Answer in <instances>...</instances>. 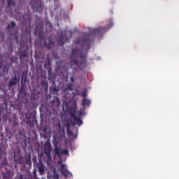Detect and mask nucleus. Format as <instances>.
Segmentation results:
<instances>
[{
	"instance_id": "f257e3e1",
	"label": "nucleus",
	"mask_w": 179,
	"mask_h": 179,
	"mask_svg": "<svg viewBox=\"0 0 179 179\" xmlns=\"http://www.w3.org/2000/svg\"><path fill=\"white\" fill-rule=\"evenodd\" d=\"M113 19L109 20V24L106 27L98 28L87 27L90 34L83 33L82 37L75 39L76 45H80L82 51L79 48H72L69 55L70 62L80 68V71L86 69L87 66V52L90 50L92 43H94L95 36H102L113 27Z\"/></svg>"
},
{
	"instance_id": "f03ea898",
	"label": "nucleus",
	"mask_w": 179,
	"mask_h": 179,
	"mask_svg": "<svg viewBox=\"0 0 179 179\" xmlns=\"http://www.w3.org/2000/svg\"><path fill=\"white\" fill-rule=\"evenodd\" d=\"M85 110H86L85 107L83 109H80L78 111V116H76L75 110L73 112H71L70 115L71 117H72L73 120H69L66 121L67 135L68 136L73 138V139H76L78 138V129H76V134H74L73 131L71 130V125H72V127H75V125L82 127V125H83V121H82V115H85Z\"/></svg>"
},
{
	"instance_id": "7ed1b4c3",
	"label": "nucleus",
	"mask_w": 179,
	"mask_h": 179,
	"mask_svg": "<svg viewBox=\"0 0 179 179\" xmlns=\"http://www.w3.org/2000/svg\"><path fill=\"white\" fill-rule=\"evenodd\" d=\"M35 36H38V38L43 43L45 48L51 50L54 47L55 42L51 38H48V43H47V38L44 36V26H43V23H39L36 26Z\"/></svg>"
},
{
	"instance_id": "20e7f679",
	"label": "nucleus",
	"mask_w": 179,
	"mask_h": 179,
	"mask_svg": "<svg viewBox=\"0 0 179 179\" xmlns=\"http://www.w3.org/2000/svg\"><path fill=\"white\" fill-rule=\"evenodd\" d=\"M12 52H13V50L11 49L10 53H4L3 55H5V58H6V59H4L3 62H0V69H1L3 73H9L10 66L13 65L15 61L17 60L16 57L13 55L10 56Z\"/></svg>"
},
{
	"instance_id": "39448f33",
	"label": "nucleus",
	"mask_w": 179,
	"mask_h": 179,
	"mask_svg": "<svg viewBox=\"0 0 179 179\" xmlns=\"http://www.w3.org/2000/svg\"><path fill=\"white\" fill-rule=\"evenodd\" d=\"M51 143L50 140H48L45 143L44 147V153L45 157L43 158L45 163H46L47 166H50L51 163H52V157L51 156Z\"/></svg>"
},
{
	"instance_id": "423d86ee",
	"label": "nucleus",
	"mask_w": 179,
	"mask_h": 179,
	"mask_svg": "<svg viewBox=\"0 0 179 179\" xmlns=\"http://www.w3.org/2000/svg\"><path fill=\"white\" fill-rule=\"evenodd\" d=\"M38 162H37V157H32V162H34V167H36L38 169V171L39 172V174L41 176H44L45 173V169L44 168V164H43V157H40L38 159Z\"/></svg>"
},
{
	"instance_id": "0eeeda50",
	"label": "nucleus",
	"mask_w": 179,
	"mask_h": 179,
	"mask_svg": "<svg viewBox=\"0 0 179 179\" xmlns=\"http://www.w3.org/2000/svg\"><path fill=\"white\" fill-rule=\"evenodd\" d=\"M20 49L18 50V55L20 59L22 61L23 58H26L29 54V46L24 41H20Z\"/></svg>"
},
{
	"instance_id": "6e6552de",
	"label": "nucleus",
	"mask_w": 179,
	"mask_h": 179,
	"mask_svg": "<svg viewBox=\"0 0 179 179\" xmlns=\"http://www.w3.org/2000/svg\"><path fill=\"white\" fill-rule=\"evenodd\" d=\"M24 116L27 118V125H29L31 128V127H34V124H37V117H36V114L27 113L24 114Z\"/></svg>"
},
{
	"instance_id": "1a4fd4ad",
	"label": "nucleus",
	"mask_w": 179,
	"mask_h": 179,
	"mask_svg": "<svg viewBox=\"0 0 179 179\" xmlns=\"http://www.w3.org/2000/svg\"><path fill=\"white\" fill-rule=\"evenodd\" d=\"M62 155H64V156H69V151L66 149L61 150V148H58V146H55V156H57L59 159H61Z\"/></svg>"
},
{
	"instance_id": "9d476101",
	"label": "nucleus",
	"mask_w": 179,
	"mask_h": 179,
	"mask_svg": "<svg viewBox=\"0 0 179 179\" xmlns=\"http://www.w3.org/2000/svg\"><path fill=\"white\" fill-rule=\"evenodd\" d=\"M30 5L34 11L36 10V12H38V10H41V9H43V6L38 0H31Z\"/></svg>"
},
{
	"instance_id": "9b49d317",
	"label": "nucleus",
	"mask_w": 179,
	"mask_h": 179,
	"mask_svg": "<svg viewBox=\"0 0 179 179\" xmlns=\"http://www.w3.org/2000/svg\"><path fill=\"white\" fill-rule=\"evenodd\" d=\"M21 22H22L23 24L27 26V24H30V20H31V15L30 12L24 13L22 15V17L20 18Z\"/></svg>"
},
{
	"instance_id": "f8f14e48",
	"label": "nucleus",
	"mask_w": 179,
	"mask_h": 179,
	"mask_svg": "<svg viewBox=\"0 0 179 179\" xmlns=\"http://www.w3.org/2000/svg\"><path fill=\"white\" fill-rule=\"evenodd\" d=\"M66 41H69V38L66 34H61L59 37L57 39V43L60 47L64 45Z\"/></svg>"
},
{
	"instance_id": "ddd939ff",
	"label": "nucleus",
	"mask_w": 179,
	"mask_h": 179,
	"mask_svg": "<svg viewBox=\"0 0 179 179\" xmlns=\"http://www.w3.org/2000/svg\"><path fill=\"white\" fill-rule=\"evenodd\" d=\"M45 68H46L48 73V79H50V75H51V73L52 72V69L51 68V58L50 56H46V61L44 64Z\"/></svg>"
},
{
	"instance_id": "4468645a",
	"label": "nucleus",
	"mask_w": 179,
	"mask_h": 179,
	"mask_svg": "<svg viewBox=\"0 0 179 179\" xmlns=\"http://www.w3.org/2000/svg\"><path fill=\"white\" fill-rule=\"evenodd\" d=\"M13 127L14 128V132H17L19 129V119L16 116V114L14 115L13 117Z\"/></svg>"
},
{
	"instance_id": "2eb2a0df",
	"label": "nucleus",
	"mask_w": 179,
	"mask_h": 179,
	"mask_svg": "<svg viewBox=\"0 0 179 179\" xmlns=\"http://www.w3.org/2000/svg\"><path fill=\"white\" fill-rule=\"evenodd\" d=\"M13 159L15 162V166H16V164H22L23 157L20 155V153H14Z\"/></svg>"
},
{
	"instance_id": "dca6fc26",
	"label": "nucleus",
	"mask_w": 179,
	"mask_h": 179,
	"mask_svg": "<svg viewBox=\"0 0 179 179\" xmlns=\"http://www.w3.org/2000/svg\"><path fill=\"white\" fill-rule=\"evenodd\" d=\"M18 82H19V78H17V76L15 75L14 77L12 78V79L9 81L8 84V87H9V89H10V87H13V86H16V83H17Z\"/></svg>"
},
{
	"instance_id": "f3484780",
	"label": "nucleus",
	"mask_w": 179,
	"mask_h": 179,
	"mask_svg": "<svg viewBox=\"0 0 179 179\" xmlns=\"http://www.w3.org/2000/svg\"><path fill=\"white\" fill-rule=\"evenodd\" d=\"M15 27H16V22H15V21H11L6 27V31L10 33L12 36V30H13Z\"/></svg>"
},
{
	"instance_id": "a211bd4d",
	"label": "nucleus",
	"mask_w": 179,
	"mask_h": 179,
	"mask_svg": "<svg viewBox=\"0 0 179 179\" xmlns=\"http://www.w3.org/2000/svg\"><path fill=\"white\" fill-rule=\"evenodd\" d=\"M26 96H27V93H26L24 90V87L22 86L21 89L18 91V96L23 99V97H26Z\"/></svg>"
},
{
	"instance_id": "6ab92c4d",
	"label": "nucleus",
	"mask_w": 179,
	"mask_h": 179,
	"mask_svg": "<svg viewBox=\"0 0 179 179\" xmlns=\"http://www.w3.org/2000/svg\"><path fill=\"white\" fill-rule=\"evenodd\" d=\"M62 92L63 93H66V92L70 91L71 92L72 90V84L69 83L66 85V87H62Z\"/></svg>"
},
{
	"instance_id": "aec40b11",
	"label": "nucleus",
	"mask_w": 179,
	"mask_h": 179,
	"mask_svg": "<svg viewBox=\"0 0 179 179\" xmlns=\"http://www.w3.org/2000/svg\"><path fill=\"white\" fill-rule=\"evenodd\" d=\"M92 102L90 101V99L83 98L82 105L83 107H90V103Z\"/></svg>"
},
{
	"instance_id": "412c9836",
	"label": "nucleus",
	"mask_w": 179,
	"mask_h": 179,
	"mask_svg": "<svg viewBox=\"0 0 179 179\" xmlns=\"http://www.w3.org/2000/svg\"><path fill=\"white\" fill-rule=\"evenodd\" d=\"M15 5H16V2L15 1V0L7 1V8H14Z\"/></svg>"
},
{
	"instance_id": "4be33fe9",
	"label": "nucleus",
	"mask_w": 179,
	"mask_h": 179,
	"mask_svg": "<svg viewBox=\"0 0 179 179\" xmlns=\"http://www.w3.org/2000/svg\"><path fill=\"white\" fill-rule=\"evenodd\" d=\"M41 85L43 86V87H44L45 90H48V82L45 80H42Z\"/></svg>"
},
{
	"instance_id": "5701e85b",
	"label": "nucleus",
	"mask_w": 179,
	"mask_h": 179,
	"mask_svg": "<svg viewBox=\"0 0 179 179\" xmlns=\"http://www.w3.org/2000/svg\"><path fill=\"white\" fill-rule=\"evenodd\" d=\"M6 134L7 135L8 138H12V132L8 128H6Z\"/></svg>"
},
{
	"instance_id": "b1692460",
	"label": "nucleus",
	"mask_w": 179,
	"mask_h": 179,
	"mask_svg": "<svg viewBox=\"0 0 179 179\" xmlns=\"http://www.w3.org/2000/svg\"><path fill=\"white\" fill-rule=\"evenodd\" d=\"M1 164H2L3 166H6L8 164V159L6 157H4L3 158V161L1 162Z\"/></svg>"
},
{
	"instance_id": "393cba45",
	"label": "nucleus",
	"mask_w": 179,
	"mask_h": 179,
	"mask_svg": "<svg viewBox=\"0 0 179 179\" xmlns=\"http://www.w3.org/2000/svg\"><path fill=\"white\" fill-rule=\"evenodd\" d=\"M16 34H17V31H15L14 32V36H15V39L16 41L17 44H19V36H17Z\"/></svg>"
},
{
	"instance_id": "a878e982",
	"label": "nucleus",
	"mask_w": 179,
	"mask_h": 179,
	"mask_svg": "<svg viewBox=\"0 0 179 179\" xmlns=\"http://www.w3.org/2000/svg\"><path fill=\"white\" fill-rule=\"evenodd\" d=\"M82 97H84V99H86L87 97V94H86V91H83L81 94Z\"/></svg>"
},
{
	"instance_id": "bb28decb",
	"label": "nucleus",
	"mask_w": 179,
	"mask_h": 179,
	"mask_svg": "<svg viewBox=\"0 0 179 179\" xmlns=\"http://www.w3.org/2000/svg\"><path fill=\"white\" fill-rule=\"evenodd\" d=\"M59 164H62V163H64V160H62V159H61V157H60V158H59Z\"/></svg>"
},
{
	"instance_id": "cd10ccee",
	"label": "nucleus",
	"mask_w": 179,
	"mask_h": 179,
	"mask_svg": "<svg viewBox=\"0 0 179 179\" xmlns=\"http://www.w3.org/2000/svg\"><path fill=\"white\" fill-rule=\"evenodd\" d=\"M46 26H50V27H52V24H51L50 22H46Z\"/></svg>"
},
{
	"instance_id": "c85d7f7f",
	"label": "nucleus",
	"mask_w": 179,
	"mask_h": 179,
	"mask_svg": "<svg viewBox=\"0 0 179 179\" xmlns=\"http://www.w3.org/2000/svg\"><path fill=\"white\" fill-rule=\"evenodd\" d=\"M70 80L72 83H73L75 82V78L73 77H71Z\"/></svg>"
},
{
	"instance_id": "c756f323",
	"label": "nucleus",
	"mask_w": 179,
	"mask_h": 179,
	"mask_svg": "<svg viewBox=\"0 0 179 179\" xmlns=\"http://www.w3.org/2000/svg\"><path fill=\"white\" fill-rule=\"evenodd\" d=\"M18 179H23V175L22 174L20 175Z\"/></svg>"
},
{
	"instance_id": "7c9ffc66",
	"label": "nucleus",
	"mask_w": 179,
	"mask_h": 179,
	"mask_svg": "<svg viewBox=\"0 0 179 179\" xmlns=\"http://www.w3.org/2000/svg\"><path fill=\"white\" fill-rule=\"evenodd\" d=\"M1 36H2V37H3V36H4V34L3 33H0V37H1Z\"/></svg>"
},
{
	"instance_id": "2f4dec72",
	"label": "nucleus",
	"mask_w": 179,
	"mask_h": 179,
	"mask_svg": "<svg viewBox=\"0 0 179 179\" xmlns=\"http://www.w3.org/2000/svg\"><path fill=\"white\" fill-rule=\"evenodd\" d=\"M4 104H5L6 106H8V102L4 101Z\"/></svg>"
},
{
	"instance_id": "473e14b6",
	"label": "nucleus",
	"mask_w": 179,
	"mask_h": 179,
	"mask_svg": "<svg viewBox=\"0 0 179 179\" xmlns=\"http://www.w3.org/2000/svg\"><path fill=\"white\" fill-rule=\"evenodd\" d=\"M1 152H2V148L0 147V156H1Z\"/></svg>"
},
{
	"instance_id": "72a5a7b5",
	"label": "nucleus",
	"mask_w": 179,
	"mask_h": 179,
	"mask_svg": "<svg viewBox=\"0 0 179 179\" xmlns=\"http://www.w3.org/2000/svg\"><path fill=\"white\" fill-rule=\"evenodd\" d=\"M16 108H20V106L18 105L17 106Z\"/></svg>"
},
{
	"instance_id": "f704fd0d",
	"label": "nucleus",
	"mask_w": 179,
	"mask_h": 179,
	"mask_svg": "<svg viewBox=\"0 0 179 179\" xmlns=\"http://www.w3.org/2000/svg\"><path fill=\"white\" fill-rule=\"evenodd\" d=\"M1 160H2V158L0 157V162H1Z\"/></svg>"
},
{
	"instance_id": "c9c22d12",
	"label": "nucleus",
	"mask_w": 179,
	"mask_h": 179,
	"mask_svg": "<svg viewBox=\"0 0 179 179\" xmlns=\"http://www.w3.org/2000/svg\"><path fill=\"white\" fill-rule=\"evenodd\" d=\"M41 179H45V178H42Z\"/></svg>"
},
{
	"instance_id": "e433bc0d",
	"label": "nucleus",
	"mask_w": 179,
	"mask_h": 179,
	"mask_svg": "<svg viewBox=\"0 0 179 179\" xmlns=\"http://www.w3.org/2000/svg\"><path fill=\"white\" fill-rule=\"evenodd\" d=\"M71 68H72V64L71 65Z\"/></svg>"
},
{
	"instance_id": "4c0bfd02",
	"label": "nucleus",
	"mask_w": 179,
	"mask_h": 179,
	"mask_svg": "<svg viewBox=\"0 0 179 179\" xmlns=\"http://www.w3.org/2000/svg\"><path fill=\"white\" fill-rule=\"evenodd\" d=\"M0 115H1V110H0Z\"/></svg>"
}]
</instances>
